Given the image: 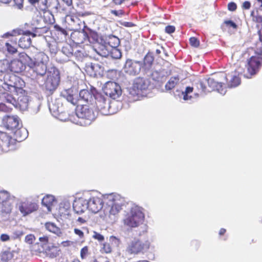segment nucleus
<instances>
[{
	"instance_id": "f257e3e1",
	"label": "nucleus",
	"mask_w": 262,
	"mask_h": 262,
	"mask_svg": "<svg viewBox=\"0 0 262 262\" xmlns=\"http://www.w3.org/2000/svg\"><path fill=\"white\" fill-rule=\"evenodd\" d=\"M226 78L225 73L220 72L219 73L212 75L207 79V84L210 89H207L203 82H201L200 84L202 90L206 93L211 91H217L221 94H224L225 84L224 78Z\"/></svg>"
},
{
	"instance_id": "f03ea898",
	"label": "nucleus",
	"mask_w": 262,
	"mask_h": 262,
	"mask_svg": "<svg viewBox=\"0 0 262 262\" xmlns=\"http://www.w3.org/2000/svg\"><path fill=\"white\" fill-rule=\"evenodd\" d=\"M150 247L148 241H143L139 239H134L130 241L126 248V252L129 255H137L144 253Z\"/></svg>"
},
{
	"instance_id": "7ed1b4c3",
	"label": "nucleus",
	"mask_w": 262,
	"mask_h": 262,
	"mask_svg": "<svg viewBox=\"0 0 262 262\" xmlns=\"http://www.w3.org/2000/svg\"><path fill=\"white\" fill-rule=\"evenodd\" d=\"M15 197L6 190L0 191V211L3 214H10L13 209Z\"/></svg>"
},
{
	"instance_id": "20e7f679",
	"label": "nucleus",
	"mask_w": 262,
	"mask_h": 262,
	"mask_svg": "<svg viewBox=\"0 0 262 262\" xmlns=\"http://www.w3.org/2000/svg\"><path fill=\"white\" fill-rule=\"evenodd\" d=\"M144 219V213L138 207L132 208L129 214L124 219V223L130 227H136Z\"/></svg>"
},
{
	"instance_id": "39448f33",
	"label": "nucleus",
	"mask_w": 262,
	"mask_h": 262,
	"mask_svg": "<svg viewBox=\"0 0 262 262\" xmlns=\"http://www.w3.org/2000/svg\"><path fill=\"white\" fill-rule=\"evenodd\" d=\"M38 55L41 59V60L40 61H33L27 54H25V57L29 59V60L27 61L28 66L30 69H32L36 75L42 76L46 73L47 68V64L43 60L45 58H47L48 57L45 54L41 53H39Z\"/></svg>"
},
{
	"instance_id": "423d86ee",
	"label": "nucleus",
	"mask_w": 262,
	"mask_h": 262,
	"mask_svg": "<svg viewBox=\"0 0 262 262\" xmlns=\"http://www.w3.org/2000/svg\"><path fill=\"white\" fill-rule=\"evenodd\" d=\"M250 58L248 60L247 64V73L244 74V76L247 78L256 74L262 66V57L260 55L251 54Z\"/></svg>"
},
{
	"instance_id": "0eeeda50",
	"label": "nucleus",
	"mask_w": 262,
	"mask_h": 262,
	"mask_svg": "<svg viewBox=\"0 0 262 262\" xmlns=\"http://www.w3.org/2000/svg\"><path fill=\"white\" fill-rule=\"evenodd\" d=\"M53 71H49L47 79L44 83L46 90L50 93L56 90L59 84L60 76L58 70L53 68Z\"/></svg>"
},
{
	"instance_id": "6e6552de",
	"label": "nucleus",
	"mask_w": 262,
	"mask_h": 262,
	"mask_svg": "<svg viewBox=\"0 0 262 262\" xmlns=\"http://www.w3.org/2000/svg\"><path fill=\"white\" fill-rule=\"evenodd\" d=\"M5 84L8 86L9 89L13 88L16 91L17 90L23 91V88L25 86L24 81L19 77L13 74H6L4 76Z\"/></svg>"
},
{
	"instance_id": "1a4fd4ad",
	"label": "nucleus",
	"mask_w": 262,
	"mask_h": 262,
	"mask_svg": "<svg viewBox=\"0 0 262 262\" xmlns=\"http://www.w3.org/2000/svg\"><path fill=\"white\" fill-rule=\"evenodd\" d=\"M16 144V140L7 133L0 131V155L12 149Z\"/></svg>"
},
{
	"instance_id": "9d476101",
	"label": "nucleus",
	"mask_w": 262,
	"mask_h": 262,
	"mask_svg": "<svg viewBox=\"0 0 262 262\" xmlns=\"http://www.w3.org/2000/svg\"><path fill=\"white\" fill-rule=\"evenodd\" d=\"M103 92L106 96L115 99L118 98L122 93L120 86L116 82L108 81L103 88Z\"/></svg>"
},
{
	"instance_id": "9b49d317",
	"label": "nucleus",
	"mask_w": 262,
	"mask_h": 262,
	"mask_svg": "<svg viewBox=\"0 0 262 262\" xmlns=\"http://www.w3.org/2000/svg\"><path fill=\"white\" fill-rule=\"evenodd\" d=\"M141 66L140 61L127 59L123 67L124 71L127 74L135 76L140 73Z\"/></svg>"
},
{
	"instance_id": "f8f14e48",
	"label": "nucleus",
	"mask_w": 262,
	"mask_h": 262,
	"mask_svg": "<svg viewBox=\"0 0 262 262\" xmlns=\"http://www.w3.org/2000/svg\"><path fill=\"white\" fill-rule=\"evenodd\" d=\"M77 115L79 118L85 120L86 124H90L95 119L93 111L86 105H81L80 109L77 111Z\"/></svg>"
},
{
	"instance_id": "ddd939ff",
	"label": "nucleus",
	"mask_w": 262,
	"mask_h": 262,
	"mask_svg": "<svg viewBox=\"0 0 262 262\" xmlns=\"http://www.w3.org/2000/svg\"><path fill=\"white\" fill-rule=\"evenodd\" d=\"M150 82L147 79L138 77L135 79L133 84V90L137 95L140 94L143 91L146 90Z\"/></svg>"
},
{
	"instance_id": "4468645a",
	"label": "nucleus",
	"mask_w": 262,
	"mask_h": 262,
	"mask_svg": "<svg viewBox=\"0 0 262 262\" xmlns=\"http://www.w3.org/2000/svg\"><path fill=\"white\" fill-rule=\"evenodd\" d=\"M88 200V209L93 213H97L101 210L103 206L101 198L98 196H92Z\"/></svg>"
},
{
	"instance_id": "2eb2a0df",
	"label": "nucleus",
	"mask_w": 262,
	"mask_h": 262,
	"mask_svg": "<svg viewBox=\"0 0 262 262\" xmlns=\"http://www.w3.org/2000/svg\"><path fill=\"white\" fill-rule=\"evenodd\" d=\"M38 208V205L34 202L26 201L20 203L19 210L24 216L36 211Z\"/></svg>"
},
{
	"instance_id": "dca6fc26",
	"label": "nucleus",
	"mask_w": 262,
	"mask_h": 262,
	"mask_svg": "<svg viewBox=\"0 0 262 262\" xmlns=\"http://www.w3.org/2000/svg\"><path fill=\"white\" fill-rule=\"evenodd\" d=\"M73 207L75 213L80 214L88 209V200L84 196L76 199L73 203Z\"/></svg>"
},
{
	"instance_id": "f3484780",
	"label": "nucleus",
	"mask_w": 262,
	"mask_h": 262,
	"mask_svg": "<svg viewBox=\"0 0 262 262\" xmlns=\"http://www.w3.org/2000/svg\"><path fill=\"white\" fill-rule=\"evenodd\" d=\"M4 126L10 130L17 129L19 124V119L17 116H6L3 119Z\"/></svg>"
},
{
	"instance_id": "a211bd4d",
	"label": "nucleus",
	"mask_w": 262,
	"mask_h": 262,
	"mask_svg": "<svg viewBox=\"0 0 262 262\" xmlns=\"http://www.w3.org/2000/svg\"><path fill=\"white\" fill-rule=\"evenodd\" d=\"M226 78H224L225 90L227 88H235L239 85L241 80L239 76L231 74L225 73Z\"/></svg>"
},
{
	"instance_id": "6ab92c4d",
	"label": "nucleus",
	"mask_w": 262,
	"mask_h": 262,
	"mask_svg": "<svg viewBox=\"0 0 262 262\" xmlns=\"http://www.w3.org/2000/svg\"><path fill=\"white\" fill-rule=\"evenodd\" d=\"M16 33L17 32L16 31L13 30L11 33L7 32L5 34L6 37H12L11 39L9 41L6 42L5 43L7 51L11 54H14L17 52L16 46L17 45V39L14 36Z\"/></svg>"
},
{
	"instance_id": "aec40b11",
	"label": "nucleus",
	"mask_w": 262,
	"mask_h": 262,
	"mask_svg": "<svg viewBox=\"0 0 262 262\" xmlns=\"http://www.w3.org/2000/svg\"><path fill=\"white\" fill-rule=\"evenodd\" d=\"M258 34V40L253 44V46L247 49V53L249 55L254 54L262 56V31Z\"/></svg>"
},
{
	"instance_id": "412c9836",
	"label": "nucleus",
	"mask_w": 262,
	"mask_h": 262,
	"mask_svg": "<svg viewBox=\"0 0 262 262\" xmlns=\"http://www.w3.org/2000/svg\"><path fill=\"white\" fill-rule=\"evenodd\" d=\"M108 43L113 48L111 52L112 57L115 59L120 58L122 56L121 52L119 49L116 48L119 44V38L115 36L111 37Z\"/></svg>"
},
{
	"instance_id": "4be33fe9",
	"label": "nucleus",
	"mask_w": 262,
	"mask_h": 262,
	"mask_svg": "<svg viewBox=\"0 0 262 262\" xmlns=\"http://www.w3.org/2000/svg\"><path fill=\"white\" fill-rule=\"evenodd\" d=\"M24 69L23 63L18 59H14L9 62V72L19 73Z\"/></svg>"
},
{
	"instance_id": "5701e85b",
	"label": "nucleus",
	"mask_w": 262,
	"mask_h": 262,
	"mask_svg": "<svg viewBox=\"0 0 262 262\" xmlns=\"http://www.w3.org/2000/svg\"><path fill=\"white\" fill-rule=\"evenodd\" d=\"M96 92L95 90L89 91L88 90L83 89L79 92V100L85 102H90L93 100V97H95Z\"/></svg>"
},
{
	"instance_id": "b1692460",
	"label": "nucleus",
	"mask_w": 262,
	"mask_h": 262,
	"mask_svg": "<svg viewBox=\"0 0 262 262\" xmlns=\"http://www.w3.org/2000/svg\"><path fill=\"white\" fill-rule=\"evenodd\" d=\"M29 99L27 96L23 95L19 96L16 100V105L14 107L18 108L21 110H26L28 106Z\"/></svg>"
},
{
	"instance_id": "393cba45",
	"label": "nucleus",
	"mask_w": 262,
	"mask_h": 262,
	"mask_svg": "<svg viewBox=\"0 0 262 262\" xmlns=\"http://www.w3.org/2000/svg\"><path fill=\"white\" fill-rule=\"evenodd\" d=\"M95 98L96 99L95 103L99 111H102L107 108L106 99L101 94L97 93L95 94Z\"/></svg>"
},
{
	"instance_id": "a878e982",
	"label": "nucleus",
	"mask_w": 262,
	"mask_h": 262,
	"mask_svg": "<svg viewBox=\"0 0 262 262\" xmlns=\"http://www.w3.org/2000/svg\"><path fill=\"white\" fill-rule=\"evenodd\" d=\"M17 253L15 251H11L10 249L2 251L0 254L1 260L3 262L10 261L14 258L15 254Z\"/></svg>"
},
{
	"instance_id": "bb28decb",
	"label": "nucleus",
	"mask_w": 262,
	"mask_h": 262,
	"mask_svg": "<svg viewBox=\"0 0 262 262\" xmlns=\"http://www.w3.org/2000/svg\"><path fill=\"white\" fill-rule=\"evenodd\" d=\"M46 229L50 232H52L58 236L62 235V231L59 227L52 222H47L45 224Z\"/></svg>"
},
{
	"instance_id": "cd10ccee",
	"label": "nucleus",
	"mask_w": 262,
	"mask_h": 262,
	"mask_svg": "<svg viewBox=\"0 0 262 262\" xmlns=\"http://www.w3.org/2000/svg\"><path fill=\"white\" fill-rule=\"evenodd\" d=\"M32 5L35 6L37 4L38 9L41 11H46L48 9L47 0H28Z\"/></svg>"
},
{
	"instance_id": "c85d7f7f",
	"label": "nucleus",
	"mask_w": 262,
	"mask_h": 262,
	"mask_svg": "<svg viewBox=\"0 0 262 262\" xmlns=\"http://www.w3.org/2000/svg\"><path fill=\"white\" fill-rule=\"evenodd\" d=\"M31 39L30 36L27 34L21 37L18 40V46L22 49H28L31 45Z\"/></svg>"
},
{
	"instance_id": "c756f323",
	"label": "nucleus",
	"mask_w": 262,
	"mask_h": 262,
	"mask_svg": "<svg viewBox=\"0 0 262 262\" xmlns=\"http://www.w3.org/2000/svg\"><path fill=\"white\" fill-rule=\"evenodd\" d=\"M60 249L58 246L51 245L49 246L47 249V253L50 257H56L59 255Z\"/></svg>"
},
{
	"instance_id": "7c9ffc66",
	"label": "nucleus",
	"mask_w": 262,
	"mask_h": 262,
	"mask_svg": "<svg viewBox=\"0 0 262 262\" xmlns=\"http://www.w3.org/2000/svg\"><path fill=\"white\" fill-rule=\"evenodd\" d=\"M55 201V198L53 195L47 194L42 199V205L46 206L49 210H50L51 206Z\"/></svg>"
},
{
	"instance_id": "2f4dec72",
	"label": "nucleus",
	"mask_w": 262,
	"mask_h": 262,
	"mask_svg": "<svg viewBox=\"0 0 262 262\" xmlns=\"http://www.w3.org/2000/svg\"><path fill=\"white\" fill-rule=\"evenodd\" d=\"M16 139L13 138L14 140L21 141L25 139L27 137V132L25 128H17L15 132Z\"/></svg>"
},
{
	"instance_id": "473e14b6",
	"label": "nucleus",
	"mask_w": 262,
	"mask_h": 262,
	"mask_svg": "<svg viewBox=\"0 0 262 262\" xmlns=\"http://www.w3.org/2000/svg\"><path fill=\"white\" fill-rule=\"evenodd\" d=\"M63 97L73 105L77 104V100L74 98L73 90L68 89L64 91L63 93Z\"/></svg>"
},
{
	"instance_id": "72a5a7b5",
	"label": "nucleus",
	"mask_w": 262,
	"mask_h": 262,
	"mask_svg": "<svg viewBox=\"0 0 262 262\" xmlns=\"http://www.w3.org/2000/svg\"><path fill=\"white\" fill-rule=\"evenodd\" d=\"M179 78L178 76L171 77L165 84V88L166 90H171L175 88L179 83Z\"/></svg>"
},
{
	"instance_id": "f704fd0d",
	"label": "nucleus",
	"mask_w": 262,
	"mask_h": 262,
	"mask_svg": "<svg viewBox=\"0 0 262 262\" xmlns=\"http://www.w3.org/2000/svg\"><path fill=\"white\" fill-rule=\"evenodd\" d=\"M154 60V58L153 56L151 54L148 53L144 58V68L145 69H149L150 68L153 63Z\"/></svg>"
},
{
	"instance_id": "c9c22d12",
	"label": "nucleus",
	"mask_w": 262,
	"mask_h": 262,
	"mask_svg": "<svg viewBox=\"0 0 262 262\" xmlns=\"http://www.w3.org/2000/svg\"><path fill=\"white\" fill-rule=\"evenodd\" d=\"M85 34L90 42L95 43L98 42L99 37L96 32L90 30L88 33H85Z\"/></svg>"
},
{
	"instance_id": "e433bc0d",
	"label": "nucleus",
	"mask_w": 262,
	"mask_h": 262,
	"mask_svg": "<svg viewBox=\"0 0 262 262\" xmlns=\"http://www.w3.org/2000/svg\"><path fill=\"white\" fill-rule=\"evenodd\" d=\"M122 207L120 204L117 202H114L111 207L110 210V215H116L119 213V212L121 210Z\"/></svg>"
},
{
	"instance_id": "4c0bfd02",
	"label": "nucleus",
	"mask_w": 262,
	"mask_h": 262,
	"mask_svg": "<svg viewBox=\"0 0 262 262\" xmlns=\"http://www.w3.org/2000/svg\"><path fill=\"white\" fill-rule=\"evenodd\" d=\"M3 97L5 102L13 107H14V105H16V99L12 95L8 93H5L3 94Z\"/></svg>"
},
{
	"instance_id": "58836bf2",
	"label": "nucleus",
	"mask_w": 262,
	"mask_h": 262,
	"mask_svg": "<svg viewBox=\"0 0 262 262\" xmlns=\"http://www.w3.org/2000/svg\"><path fill=\"white\" fill-rule=\"evenodd\" d=\"M221 27L223 29L232 28L236 30L237 28V25L231 20H226L222 25Z\"/></svg>"
},
{
	"instance_id": "ea45409f",
	"label": "nucleus",
	"mask_w": 262,
	"mask_h": 262,
	"mask_svg": "<svg viewBox=\"0 0 262 262\" xmlns=\"http://www.w3.org/2000/svg\"><path fill=\"white\" fill-rule=\"evenodd\" d=\"M9 62L7 60L0 61V73H9Z\"/></svg>"
},
{
	"instance_id": "a19ab883",
	"label": "nucleus",
	"mask_w": 262,
	"mask_h": 262,
	"mask_svg": "<svg viewBox=\"0 0 262 262\" xmlns=\"http://www.w3.org/2000/svg\"><path fill=\"white\" fill-rule=\"evenodd\" d=\"M253 20L257 23L256 28L258 29V34L262 31V16L256 15L254 16Z\"/></svg>"
},
{
	"instance_id": "79ce46f5",
	"label": "nucleus",
	"mask_w": 262,
	"mask_h": 262,
	"mask_svg": "<svg viewBox=\"0 0 262 262\" xmlns=\"http://www.w3.org/2000/svg\"><path fill=\"white\" fill-rule=\"evenodd\" d=\"M90 253L89 247L88 246H85L80 250V257L82 259H85Z\"/></svg>"
},
{
	"instance_id": "37998d69",
	"label": "nucleus",
	"mask_w": 262,
	"mask_h": 262,
	"mask_svg": "<svg viewBox=\"0 0 262 262\" xmlns=\"http://www.w3.org/2000/svg\"><path fill=\"white\" fill-rule=\"evenodd\" d=\"M102 253H111L112 251V248L110 243H105L103 244V247L100 250Z\"/></svg>"
},
{
	"instance_id": "c03bdc74",
	"label": "nucleus",
	"mask_w": 262,
	"mask_h": 262,
	"mask_svg": "<svg viewBox=\"0 0 262 262\" xmlns=\"http://www.w3.org/2000/svg\"><path fill=\"white\" fill-rule=\"evenodd\" d=\"M12 110V106L10 104L7 105L5 103H0V111L9 113Z\"/></svg>"
},
{
	"instance_id": "a18cd8bd",
	"label": "nucleus",
	"mask_w": 262,
	"mask_h": 262,
	"mask_svg": "<svg viewBox=\"0 0 262 262\" xmlns=\"http://www.w3.org/2000/svg\"><path fill=\"white\" fill-rule=\"evenodd\" d=\"M62 51L67 56H69L73 54V50L71 46L67 45L62 47Z\"/></svg>"
},
{
	"instance_id": "49530a36",
	"label": "nucleus",
	"mask_w": 262,
	"mask_h": 262,
	"mask_svg": "<svg viewBox=\"0 0 262 262\" xmlns=\"http://www.w3.org/2000/svg\"><path fill=\"white\" fill-rule=\"evenodd\" d=\"M24 232L22 230H16L13 232L12 238L16 239L20 238L23 235Z\"/></svg>"
},
{
	"instance_id": "de8ad7c7",
	"label": "nucleus",
	"mask_w": 262,
	"mask_h": 262,
	"mask_svg": "<svg viewBox=\"0 0 262 262\" xmlns=\"http://www.w3.org/2000/svg\"><path fill=\"white\" fill-rule=\"evenodd\" d=\"M35 241V237L33 234H30L26 236L25 241L29 244H32Z\"/></svg>"
},
{
	"instance_id": "09e8293b",
	"label": "nucleus",
	"mask_w": 262,
	"mask_h": 262,
	"mask_svg": "<svg viewBox=\"0 0 262 262\" xmlns=\"http://www.w3.org/2000/svg\"><path fill=\"white\" fill-rule=\"evenodd\" d=\"M193 88L192 87H190V86H187L186 88L185 91L184 92V96H183V99L184 100H188L191 97V96L190 97L188 96V94L192 93L193 92Z\"/></svg>"
},
{
	"instance_id": "8fccbe9b",
	"label": "nucleus",
	"mask_w": 262,
	"mask_h": 262,
	"mask_svg": "<svg viewBox=\"0 0 262 262\" xmlns=\"http://www.w3.org/2000/svg\"><path fill=\"white\" fill-rule=\"evenodd\" d=\"M190 44L194 47H198L200 45V41L195 37H191L189 39Z\"/></svg>"
},
{
	"instance_id": "3c124183",
	"label": "nucleus",
	"mask_w": 262,
	"mask_h": 262,
	"mask_svg": "<svg viewBox=\"0 0 262 262\" xmlns=\"http://www.w3.org/2000/svg\"><path fill=\"white\" fill-rule=\"evenodd\" d=\"M111 13L115 16L118 17L122 16L125 14V12L122 9H120L118 10H112L111 11Z\"/></svg>"
},
{
	"instance_id": "603ef678",
	"label": "nucleus",
	"mask_w": 262,
	"mask_h": 262,
	"mask_svg": "<svg viewBox=\"0 0 262 262\" xmlns=\"http://www.w3.org/2000/svg\"><path fill=\"white\" fill-rule=\"evenodd\" d=\"M55 30L57 31L60 32L62 34L67 36L68 35L67 31L63 28H61L58 25H55L54 26Z\"/></svg>"
},
{
	"instance_id": "864d4df0",
	"label": "nucleus",
	"mask_w": 262,
	"mask_h": 262,
	"mask_svg": "<svg viewBox=\"0 0 262 262\" xmlns=\"http://www.w3.org/2000/svg\"><path fill=\"white\" fill-rule=\"evenodd\" d=\"M93 237L99 242H102L104 239V236L102 234L96 231L94 232Z\"/></svg>"
},
{
	"instance_id": "5fc2aeb1",
	"label": "nucleus",
	"mask_w": 262,
	"mask_h": 262,
	"mask_svg": "<svg viewBox=\"0 0 262 262\" xmlns=\"http://www.w3.org/2000/svg\"><path fill=\"white\" fill-rule=\"evenodd\" d=\"M10 237L7 234L3 233L0 236V240L3 242H6L10 241Z\"/></svg>"
},
{
	"instance_id": "6e6d98bb",
	"label": "nucleus",
	"mask_w": 262,
	"mask_h": 262,
	"mask_svg": "<svg viewBox=\"0 0 262 262\" xmlns=\"http://www.w3.org/2000/svg\"><path fill=\"white\" fill-rule=\"evenodd\" d=\"M228 9L231 11H234L237 9L236 4L234 2H230L228 4Z\"/></svg>"
},
{
	"instance_id": "4d7b16f0",
	"label": "nucleus",
	"mask_w": 262,
	"mask_h": 262,
	"mask_svg": "<svg viewBox=\"0 0 262 262\" xmlns=\"http://www.w3.org/2000/svg\"><path fill=\"white\" fill-rule=\"evenodd\" d=\"M165 31L167 33H172L175 31V27L173 26L168 25L165 27Z\"/></svg>"
},
{
	"instance_id": "13d9d810",
	"label": "nucleus",
	"mask_w": 262,
	"mask_h": 262,
	"mask_svg": "<svg viewBox=\"0 0 262 262\" xmlns=\"http://www.w3.org/2000/svg\"><path fill=\"white\" fill-rule=\"evenodd\" d=\"M94 68V66L92 65L86 67V71H87V72H88L89 73V74L91 76H96V73L95 72H93Z\"/></svg>"
},
{
	"instance_id": "bf43d9fd",
	"label": "nucleus",
	"mask_w": 262,
	"mask_h": 262,
	"mask_svg": "<svg viewBox=\"0 0 262 262\" xmlns=\"http://www.w3.org/2000/svg\"><path fill=\"white\" fill-rule=\"evenodd\" d=\"M14 1L17 8L21 9L23 7L24 0H14Z\"/></svg>"
},
{
	"instance_id": "052dcab7",
	"label": "nucleus",
	"mask_w": 262,
	"mask_h": 262,
	"mask_svg": "<svg viewBox=\"0 0 262 262\" xmlns=\"http://www.w3.org/2000/svg\"><path fill=\"white\" fill-rule=\"evenodd\" d=\"M75 234L78 235L80 238H83L84 237L83 232L80 229L75 228L74 230Z\"/></svg>"
},
{
	"instance_id": "680f3d73",
	"label": "nucleus",
	"mask_w": 262,
	"mask_h": 262,
	"mask_svg": "<svg viewBox=\"0 0 262 262\" xmlns=\"http://www.w3.org/2000/svg\"><path fill=\"white\" fill-rule=\"evenodd\" d=\"M251 7V3L249 1H245L243 3L242 8L243 9L248 10Z\"/></svg>"
},
{
	"instance_id": "e2e57ef3",
	"label": "nucleus",
	"mask_w": 262,
	"mask_h": 262,
	"mask_svg": "<svg viewBox=\"0 0 262 262\" xmlns=\"http://www.w3.org/2000/svg\"><path fill=\"white\" fill-rule=\"evenodd\" d=\"M121 25L125 27H133L135 26V25L132 22L124 21L121 23Z\"/></svg>"
},
{
	"instance_id": "0e129e2a",
	"label": "nucleus",
	"mask_w": 262,
	"mask_h": 262,
	"mask_svg": "<svg viewBox=\"0 0 262 262\" xmlns=\"http://www.w3.org/2000/svg\"><path fill=\"white\" fill-rule=\"evenodd\" d=\"M127 0H112V3L115 6H119L122 5Z\"/></svg>"
},
{
	"instance_id": "69168bd1",
	"label": "nucleus",
	"mask_w": 262,
	"mask_h": 262,
	"mask_svg": "<svg viewBox=\"0 0 262 262\" xmlns=\"http://www.w3.org/2000/svg\"><path fill=\"white\" fill-rule=\"evenodd\" d=\"M257 3L259 10L262 11V0H255V2L254 5Z\"/></svg>"
},
{
	"instance_id": "338daca9",
	"label": "nucleus",
	"mask_w": 262,
	"mask_h": 262,
	"mask_svg": "<svg viewBox=\"0 0 262 262\" xmlns=\"http://www.w3.org/2000/svg\"><path fill=\"white\" fill-rule=\"evenodd\" d=\"M77 221L79 222L80 224H84L86 222V220H85V219L82 217H79L77 219Z\"/></svg>"
},
{
	"instance_id": "774afa93",
	"label": "nucleus",
	"mask_w": 262,
	"mask_h": 262,
	"mask_svg": "<svg viewBox=\"0 0 262 262\" xmlns=\"http://www.w3.org/2000/svg\"><path fill=\"white\" fill-rule=\"evenodd\" d=\"M164 48L162 46H159V48L156 49V55H159L161 54V51L163 50Z\"/></svg>"
}]
</instances>
